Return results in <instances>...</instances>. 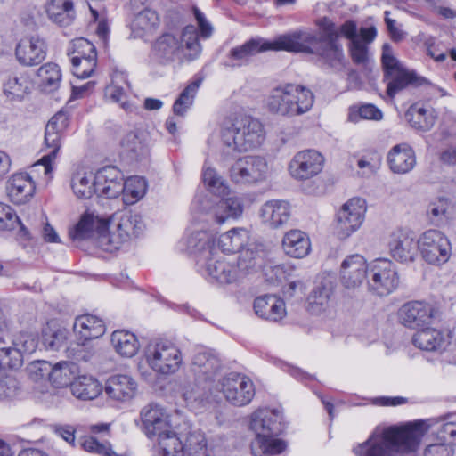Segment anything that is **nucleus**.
I'll use <instances>...</instances> for the list:
<instances>
[{"mask_svg":"<svg viewBox=\"0 0 456 456\" xmlns=\"http://www.w3.org/2000/svg\"><path fill=\"white\" fill-rule=\"evenodd\" d=\"M428 426L424 420L398 428L377 427L369 439L354 449L357 456H393L394 452H415Z\"/></svg>","mask_w":456,"mask_h":456,"instance_id":"obj_1","label":"nucleus"},{"mask_svg":"<svg viewBox=\"0 0 456 456\" xmlns=\"http://www.w3.org/2000/svg\"><path fill=\"white\" fill-rule=\"evenodd\" d=\"M220 139L229 152L248 151L264 143L265 130L258 118L247 115L231 116L221 125Z\"/></svg>","mask_w":456,"mask_h":456,"instance_id":"obj_2","label":"nucleus"},{"mask_svg":"<svg viewBox=\"0 0 456 456\" xmlns=\"http://www.w3.org/2000/svg\"><path fill=\"white\" fill-rule=\"evenodd\" d=\"M249 428L256 436L251 444L254 453L279 454L287 447L277 436L283 431L282 416L275 410L258 409L250 416Z\"/></svg>","mask_w":456,"mask_h":456,"instance_id":"obj_3","label":"nucleus"},{"mask_svg":"<svg viewBox=\"0 0 456 456\" xmlns=\"http://www.w3.org/2000/svg\"><path fill=\"white\" fill-rule=\"evenodd\" d=\"M321 31L314 33L315 55L322 65L333 73L346 72L348 79L357 76L353 69H347V61L345 57L342 45L338 42V32L335 24L327 18L318 21Z\"/></svg>","mask_w":456,"mask_h":456,"instance_id":"obj_4","label":"nucleus"},{"mask_svg":"<svg viewBox=\"0 0 456 456\" xmlns=\"http://www.w3.org/2000/svg\"><path fill=\"white\" fill-rule=\"evenodd\" d=\"M103 231L99 247L105 251L118 249L133 238L138 237L144 230V223L139 213L123 210L103 217Z\"/></svg>","mask_w":456,"mask_h":456,"instance_id":"obj_5","label":"nucleus"},{"mask_svg":"<svg viewBox=\"0 0 456 456\" xmlns=\"http://www.w3.org/2000/svg\"><path fill=\"white\" fill-rule=\"evenodd\" d=\"M314 102V95L310 89L291 83L273 88L266 99L270 112L288 118L308 112Z\"/></svg>","mask_w":456,"mask_h":456,"instance_id":"obj_6","label":"nucleus"},{"mask_svg":"<svg viewBox=\"0 0 456 456\" xmlns=\"http://www.w3.org/2000/svg\"><path fill=\"white\" fill-rule=\"evenodd\" d=\"M200 50L196 28L187 26L179 37L172 34L160 36L152 46V54L159 62L167 64L183 59L192 60Z\"/></svg>","mask_w":456,"mask_h":456,"instance_id":"obj_7","label":"nucleus"},{"mask_svg":"<svg viewBox=\"0 0 456 456\" xmlns=\"http://www.w3.org/2000/svg\"><path fill=\"white\" fill-rule=\"evenodd\" d=\"M140 417L142 430L149 438L159 437L162 452H167V445H179L178 435L174 430L169 414L158 404L151 403L141 410Z\"/></svg>","mask_w":456,"mask_h":456,"instance_id":"obj_8","label":"nucleus"},{"mask_svg":"<svg viewBox=\"0 0 456 456\" xmlns=\"http://www.w3.org/2000/svg\"><path fill=\"white\" fill-rule=\"evenodd\" d=\"M145 359L149 367L157 374L170 376L179 370L183 355L174 343L159 340L149 344L145 349Z\"/></svg>","mask_w":456,"mask_h":456,"instance_id":"obj_9","label":"nucleus"},{"mask_svg":"<svg viewBox=\"0 0 456 456\" xmlns=\"http://www.w3.org/2000/svg\"><path fill=\"white\" fill-rule=\"evenodd\" d=\"M74 332L78 339L67 348V354L77 361H88L89 354L85 352L86 343L102 337L105 331V324L102 319L92 314H83L76 318L73 325Z\"/></svg>","mask_w":456,"mask_h":456,"instance_id":"obj_10","label":"nucleus"},{"mask_svg":"<svg viewBox=\"0 0 456 456\" xmlns=\"http://www.w3.org/2000/svg\"><path fill=\"white\" fill-rule=\"evenodd\" d=\"M369 289L383 297L395 291L400 283L395 265L387 258H377L369 265L367 276Z\"/></svg>","mask_w":456,"mask_h":456,"instance_id":"obj_11","label":"nucleus"},{"mask_svg":"<svg viewBox=\"0 0 456 456\" xmlns=\"http://www.w3.org/2000/svg\"><path fill=\"white\" fill-rule=\"evenodd\" d=\"M417 248L422 259L429 265H444L452 255L449 239L436 229H428L422 232L417 240Z\"/></svg>","mask_w":456,"mask_h":456,"instance_id":"obj_12","label":"nucleus"},{"mask_svg":"<svg viewBox=\"0 0 456 456\" xmlns=\"http://www.w3.org/2000/svg\"><path fill=\"white\" fill-rule=\"evenodd\" d=\"M267 174V162L260 156L248 155L240 158L230 168V178L235 183H258L266 179Z\"/></svg>","mask_w":456,"mask_h":456,"instance_id":"obj_13","label":"nucleus"},{"mask_svg":"<svg viewBox=\"0 0 456 456\" xmlns=\"http://www.w3.org/2000/svg\"><path fill=\"white\" fill-rule=\"evenodd\" d=\"M69 125L68 116L65 112L56 113L47 123L45 132V144L46 153L37 165H42L45 175H48L53 171V162L57 157L61 148V138L63 131Z\"/></svg>","mask_w":456,"mask_h":456,"instance_id":"obj_14","label":"nucleus"},{"mask_svg":"<svg viewBox=\"0 0 456 456\" xmlns=\"http://www.w3.org/2000/svg\"><path fill=\"white\" fill-rule=\"evenodd\" d=\"M366 202L361 198L347 200L337 213L336 232L339 239L345 240L355 232L362 224Z\"/></svg>","mask_w":456,"mask_h":456,"instance_id":"obj_15","label":"nucleus"},{"mask_svg":"<svg viewBox=\"0 0 456 456\" xmlns=\"http://www.w3.org/2000/svg\"><path fill=\"white\" fill-rule=\"evenodd\" d=\"M197 265L201 275L209 282L226 285L239 281L235 272V265L226 261V259L217 254L209 256L201 263V259H197Z\"/></svg>","mask_w":456,"mask_h":456,"instance_id":"obj_16","label":"nucleus"},{"mask_svg":"<svg viewBox=\"0 0 456 456\" xmlns=\"http://www.w3.org/2000/svg\"><path fill=\"white\" fill-rule=\"evenodd\" d=\"M435 317L434 306L424 300H412L401 305L397 312L400 324L411 330L428 326Z\"/></svg>","mask_w":456,"mask_h":456,"instance_id":"obj_17","label":"nucleus"},{"mask_svg":"<svg viewBox=\"0 0 456 456\" xmlns=\"http://www.w3.org/2000/svg\"><path fill=\"white\" fill-rule=\"evenodd\" d=\"M313 42H314V33L296 30L291 33L280 35L273 41L264 40V50L305 53L315 55V48Z\"/></svg>","mask_w":456,"mask_h":456,"instance_id":"obj_18","label":"nucleus"},{"mask_svg":"<svg viewBox=\"0 0 456 456\" xmlns=\"http://www.w3.org/2000/svg\"><path fill=\"white\" fill-rule=\"evenodd\" d=\"M220 385L225 399L234 406L249 403L255 395L253 382L240 374H229L222 379Z\"/></svg>","mask_w":456,"mask_h":456,"instance_id":"obj_19","label":"nucleus"},{"mask_svg":"<svg viewBox=\"0 0 456 456\" xmlns=\"http://www.w3.org/2000/svg\"><path fill=\"white\" fill-rule=\"evenodd\" d=\"M325 159L315 150H305L297 152L290 160L289 170L297 180H307L317 175L322 170Z\"/></svg>","mask_w":456,"mask_h":456,"instance_id":"obj_20","label":"nucleus"},{"mask_svg":"<svg viewBox=\"0 0 456 456\" xmlns=\"http://www.w3.org/2000/svg\"><path fill=\"white\" fill-rule=\"evenodd\" d=\"M390 256L400 263H409L415 260L418 248L411 232L398 228L390 234L387 241Z\"/></svg>","mask_w":456,"mask_h":456,"instance_id":"obj_21","label":"nucleus"},{"mask_svg":"<svg viewBox=\"0 0 456 456\" xmlns=\"http://www.w3.org/2000/svg\"><path fill=\"white\" fill-rule=\"evenodd\" d=\"M47 45L38 35L21 38L15 47L18 62L26 67L40 64L46 57Z\"/></svg>","mask_w":456,"mask_h":456,"instance_id":"obj_22","label":"nucleus"},{"mask_svg":"<svg viewBox=\"0 0 456 456\" xmlns=\"http://www.w3.org/2000/svg\"><path fill=\"white\" fill-rule=\"evenodd\" d=\"M368 271L369 265L362 256H347L340 265V281L347 289H355L365 281Z\"/></svg>","mask_w":456,"mask_h":456,"instance_id":"obj_23","label":"nucleus"},{"mask_svg":"<svg viewBox=\"0 0 456 456\" xmlns=\"http://www.w3.org/2000/svg\"><path fill=\"white\" fill-rule=\"evenodd\" d=\"M96 194L117 198L124 190V175L116 167L107 166L95 173Z\"/></svg>","mask_w":456,"mask_h":456,"instance_id":"obj_24","label":"nucleus"},{"mask_svg":"<svg viewBox=\"0 0 456 456\" xmlns=\"http://www.w3.org/2000/svg\"><path fill=\"white\" fill-rule=\"evenodd\" d=\"M36 183L31 175L26 172L13 174L7 181V196L13 204L28 202L34 196Z\"/></svg>","mask_w":456,"mask_h":456,"instance_id":"obj_25","label":"nucleus"},{"mask_svg":"<svg viewBox=\"0 0 456 456\" xmlns=\"http://www.w3.org/2000/svg\"><path fill=\"white\" fill-rule=\"evenodd\" d=\"M412 343L420 350L442 354L450 345L451 338L440 330L426 326L412 336Z\"/></svg>","mask_w":456,"mask_h":456,"instance_id":"obj_26","label":"nucleus"},{"mask_svg":"<svg viewBox=\"0 0 456 456\" xmlns=\"http://www.w3.org/2000/svg\"><path fill=\"white\" fill-rule=\"evenodd\" d=\"M138 385L134 379L126 374L110 376L104 387V391L109 398L117 402H128L137 393Z\"/></svg>","mask_w":456,"mask_h":456,"instance_id":"obj_27","label":"nucleus"},{"mask_svg":"<svg viewBox=\"0 0 456 456\" xmlns=\"http://www.w3.org/2000/svg\"><path fill=\"white\" fill-rule=\"evenodd\" d=\"M290 215V206L286 200H268L262 205L260 209L262 222L273 229L280 228L287 224Z\"/></svg>","mask_w":456,"mask_h":456,"instance_id":"obj_28","label":"nucleus"},{"mask_svg":"<svg viewBox=\"0 0 456 456\" xmlns=\"http://www.w3.org/2000/svg\"><path fill=\"white\" fill-rule=\"evenodd\" d=\"M390 170L395 174H407L416 165L413 149L407 143L396 144L391 148L387 156Z\"/></svg>","mask_w":456,"mask_h":456,"instance_id":"obj_29","label":"nucleus"},{"mask_svg":"<svg viewBox=\"0 0 456 456\" xmlns=\"http://www.w3.org/2000/svg\"><path fill=\"white\" fill-rule=\"evenodd\" d=\"M103 217L94 214H85L78 223L69 231L72 240H84L94 239L99 245L101 233L103 231Z\"/></svg>","mask_w":456,"mask_h":456,"instance_id":"obj_30","label":"nucleus"},{"mask_svg":"<svg viewBox=\"0 0 456 456\" xmlns=\"http://www.w3.org/2000/svg\"><path fill=\"white\" fill-rule=\"evenodd\" d=\"M254 310L260 318L274 322L286 315L284 301L273 295L256 297L254 301Z\"/></svg>","mask_w":456,"mask_h":456,"instance_id":"obj_31","label":"nucleus"},{"mask_svg":"<svg viewBox=\"0 0 456 456\" xmlns=\"http://www.w3.org/2000/svg\"><path fill=\"white\" fill-rule=\"evenodd\" d=\"M259 245L251 242L247 247L239 251L238 261L235 265V272L239 281L247 275L256 271L260 266L262 252Z\"/></svg>","mask_w":456,"mask_h":456,"instance_id":"obj_32","label":"nucleus"},{"mask_svg":"<svg viewBox=\"0 0 456 456\" xmlns=\"http://www.w3.org/2000/svg\"><path fill=\"white\" fill-rule=\"evenodd\" d=\"M265 51L263 39H251L242 45L232 48L224 65L230 68L241 67L246 65L252 56Z\"/></svg>","mask_w":456,"mask_h":456,"instance_id":"obj_33","label":"nucleus"},{"mask_svg":"<svg viewBox=\"0 0 456 456\" xmlns=\"http://www.w3.org/2000/svg\"><path fill=\"white\" fill-rule=\"evenodd\" d=\"M284 252L294 258H303L311 250L309 237L300 230H290L285 233L282 240Z\"/></svg>","mask_w":456,"mask_h":456,"instance_id":"obj_34","label":"nucleus"},{"mask_svg":"<svg viewBox=\"0 0 456 456\" xmlns=\"http://www.w3.org/2000/svg\"><path fill=\"white\" fill-rule=\"evenodd\" d=\"M123 85L129 87L127 75L123 71L115 70L112 73L111 84L106 87V95L114 102L119 103L120 107L126 112L135 110V105L126 101V94Z\"/></svg>","mask_w":456,"mask_h":456,"instance_id":"obj_35","label":"nucleus"},{"mask_svg":"<svg viewBox=\"0 0 456 456\" xmlns=\"http://www.w3.org/2000/svg\"><path fill=\"white\" fill-rule=\"evenodd\" d=\"M45 11L49 20L61 27L69 26L76 16L72 0H48Z\"/></svg>","mask_w":456,"mask_h":456,"instance_id":"obj_36","label":"nucleus"},{"mask_svg":"<svg viewBox=\"0 0 456 456\" xmlns=\"http://www.w3.org/2000/svg\"><path fill=\"white\" fill-rule=\"evenodd\" d=\"M120 146L123 152L132 159H138L149 154L148 136L143 132L130 131L126 133L120 141Z\"/></svg>","mask_w":456,"mask_h":456,"instance_id":"obj_37","label":"nucleus"},{"mask_svg":"<svg viewBox=\"0 0 456 456\" xmlns=\"http://www.w3.org/2000/svg\"><path fill=\"white\" fill-rule=\"evenodd\" d=\"M250 234L247 229L233 228L218 237L217 246L224 253L240 251L250 244Z\"/></svg>","mask_w":456,"mask_h":456,"instance_id":"obj_38","label":"nucleus"},{"mask_svg":"<svg viewBox=\"0 0 456 456\" xmlns=\"http://www.w3.org/2000/svg\"><path fill=\"white\" fill-rule=\"evenodd\" d=\"M187 250L190 254L199 255L201 263L216 251L212 235L206 231L192 232L186 239Z\"/></svg>","mask_w":456,"mask_h":456,"instance_id":"obj_39","label":"nucleus"},{"mask_svg":"<svg viewBox=\"0 0 456 456\" xmlns=\"http://www.w3.org/2000/svg\"><path fill=\"white\" fill-rule=\"evenodd\" d=\"M71 188L78 199H90L96 194L95 174L86 168H78L71 177Z\"/></svg>","mask_w":456,"mask_h":456,"instance_id":"obj_40","label":"nucleus"},{"mask_svg":"<svg viewBox=\"0 0 456 456\" xmlns=\"http://www.w3.org/2000/svg\"><path fill=\"white\" fill-rule=\"evenodd\" d=\"M30 87L31 82L25 72L10 73L3 84L4 93L10 100H21Z\"/></svg>","mask_w":456,"mask_h":456,"instance_id":"obj_41","label":"nucleus"},{"mask_svg":"<svg viewBox=\"0 0 456 456\" xmlns=\"http://www.w3.org/2000/svg\"><path fill=\"white\" fill-rule=\"evenodd\" d=\"M333 291L332 283L330 281L316 285L307 298L309 311L315 314L325 312L330 305Z\"/></svg>","mask_w":456,"mask_h":456,"instance_id":"obj_42","label":"nucleus"},{"mask_svg":"<svg viewBox=\"0 0 456 456\" xmlns=\"http://www.w3.org/2000/svg\"><path fill=\"white\" fill-rule=\"evenodd\" d=\"M406 118L410 125L418 130H430L436 120V114L433 108L423 107L418 104L410 107L406 112Z\"/></svg>","mask_w":456,"mask_h":456,"instance_id":"obj_43","label":"nucleus"},{"mask_svg":"<svg viewBox=\"0 0 456 456\" xmlns=\"http://www.w3.org/2000/svg\"><path fill=\"white\" fill-rule=\"evenodd\" d=\"M218 224L224 223L229 218H237L243 212V204L240 198L231 197L219 200L210 209Z\"/></svg>","mask_w":456,"mask_h":456,"instance_id":"obj_44","label":"nucleus"},{"mask_svg":"<svg viewBox=\"0 0 456 456\" xmlns=\"http://www.w3.org/2000/svg\"><path fill=\"white\" fill-rule=\"evenodd\" d=\"M68 329L54 322H47L42 331V342L46 350L58 351L67 342L69 337Z\"/></svg>","mask_w":456,"mask_h":456,"instance_id":"obj_45","label":"nucleus"},{"mask_svg":"<svg viewBox=\"0 0 456 456\" xmlns=\"http://www.w3.org/2000/svg\"><path fill=\"white\" fill-rule=\"evenodd\" d=\"M70 390L80 400H93L102 393V387L94 378L80 376L73 380Z\"/></svg>","mask_w":456,"mask_h":456,"instance_id":"obj_46","label":"nucleus"},{"mask_svg":"<svg viewBox=\"0 0 456 456\" xmlns=\"http://www.w3.org/2000/svg\"><path fill=\"white\" fill-rule=\"evenodd\" d=\"M111 343L116 352L125 357L134 356L140 346L136 336L125 330H115L111 335Z\"/></svg>","mask_w":456,"mask_h":456,"instance_id":"obj_47","label":"nucleus"},{"mask_svg":"<svg viewBox=\"0 0 456 456\" xmlns=\"http://www.w3.org/2000/svg\"><path fill=\"white\" fill-rule=\"evenodd\" d=\"M156 444L154 445L155 452L157 456H206V449L209 446L211 449L216 445L211 443H208L205 439L198 442V449L193 452H191V448L185 449L181 439L178 437L179 445H167L166 451L162 452L159 445V437L155 438Z\"/></svg>","mask_w":456,"mask_h":456,"instance_id":"obj_48","label":"nucleus"},{"mask_svg":"<svg viewBox=\"0 0 456 456\" xmlns=\"http://www.w3.org/2000/svg\"><path fill=\"white\" fill-rule=\"evenodd\" d=\"M78 372V367L71 362H60L52 365V370L49 380L57 387H62L68 385L71 386L72 380Z\"/></svg>","mask_w":456,"mask_h":456,"instance_id":"obj_49","label":"nucleus"},{"mask_svg":"<svg viewBox=\"0 0 456 456\" xmlns=\"http://www.w3.org/2000/svg\"><path fill=\"white\" fill-rule=\"evenodd\" d=\"M194 370L210 379L220 369L219 358L210 351H202L195 354L193 358Z\"/></svg>","mask_w":456,"mask_h":456,"instance_id":"obj_50","label":"nucleus"},{"mask_svg":"<svg viewBox=\"0 0 456 456\" xmlns=\"http://www.w3.org/2000/svg\"><path fill=\"white\" fill-rule=\"evenodd\" d=\"M37 76L40 78V87L46 93L55 91L61 80V69L57 64L53 62L41 66L37 70Z\"/></svg>","mask_w":456,"mask_h":456,"instance_id":"obj_51","label":"nucleus"},{"mask_svg":"<svg viewBox=\"0 0 456 456\" xmlns=\"http://www.w3.org/2000/svg\"><path fill=\"white\" fill-rule=\"evenodd\" d=\"M385 80L387 81V93L391 98L407 86L416 84L415 74L403 69L394 74L385 75Z\"/></svg>","mask_w":456,"mask_h":456,"instance_id":"obj_52","label":"nucleus"},{"mask_svg":"<svg viewBox=\"0 0 456 456\" xmlns=\"http://www.w3.org/2000/svg\"><path fill=\"white\" fill-rule=\"evenodd\" d=\"M147 190V183L144 178L140 176H131L124 180V190H122L124 201L127 205H132L142 199Z\"/></svg>","mask_w":456,"mask_h":456,"instance_id":"obj_53","label":"nucleus"},{"mask_svg":"<svg viewBox=\"0 0 456 456\" xmlns=\"http://www.w3.org/2000/svg\"><path fill=\"white\" fill-rule=\"evenodd\" d=\"M340 33L348 38L350 43L358 39L371 43L377 36V29L375 27L362 28L359 34H357L356 23L353 20H347L340 27Z\"/></svg>","mask_w":456,"mask_h":456,"instance_id":"obj_54","label":"nucleus"},{"mask_svg":"<svg viewBox=\"0 0 456 456\" xmlns=\"http://www.w3.org/2000/svg\"><path fill=\"white\" fill-rule=\"evenodd\" d=\"M200 83V79L190 83L180 94L173 105V111L175 115L183 116L187 110L192 105L193 99Z\"/></svg>","mask_w":456,"mask_h":456,"instance_id":"obj_55","label":"nucleus"},{"mask_svg":"<svg viewBox=\"0 0 456 456\" xmlns=\"http://www.w3.org/2000/svg\"><path fill=\"white\" fill-rule=\"evenodd\" d=\"M382 118V111L370 103L349 108L348 120L353 123H358L362 119L379 121Z\"/></svg>","mask_w":456,"mask_h":456,"instance_id":"obj_56","label":"nucleus"},{"mask_svg":"<svg viewBox=\"0 0 456 456\" xmlns=\"http://www.w3.org/2000/svg\"><path fill=\"white\" fill-rule=\"evenodd\" d=\"M79 445L86 452L100 456H125L116 453L110 443H100L95 437L90 436L80 437Z\"/></svg>","mask_w":456,"mask_h":456,"instance_id":"obj_57","label":"nucleus"},{"mask_svg":"<svg viewBox=\"0 0 456 456\" xmlns=\"http://www.w3.org/2000/svg\"><path fill=\"white\" fill-rule=\"evenodd\" d=\"M23 364L20 349L14 346L0 348V370H19Z\"/></svg>","mask_w":456,"mask_h":456,"instance_id":"obj_58","label":"nucleus"},{"mask_svg":"<svg viewBox=\"0 0 456 456\" xmlns=\"http://www.w3.org/2000/svg\"><path fill=\"white\" fill-rule=\"evenodd\" d=\"M72 72L79 78H87L94 73L97 65V54L81 59V57H71Z\"/></svg>","mask_w":456,"mask_h":456,"instance_id":"obj_59","label":"nucleus"},{"mask_svg":"<svg viewBox=\"0 0 456 456\" xmlns=\"http://www.w3.org/2000/svg\"><path fill=\"white\" fill-rule=\"evenodd\" d=\"M202 179L212 193L220 196L226 194L228 187L214 168L205 167L202 173Z\"/></svg>","mask_w":456,"mask_h":456,"instance_id":"obj_60","label":"nucleus"},{"mask_svg":"<svg viewBox=\"0 0 456 456\" xmlns=\"http://www.w3.org/2000/svg\"><path fill=\"white\" fill-rule=\"evenodd\" d=\"M159 22V20L156 12L151 9H144L135 16L132 22V27L134 29L147 32L157 28Z\"/></svg>","mask_w":456,"mask_h":456,"instance_id":"obj_61","label":"nucleus"},{"mask_svg":"<svg viewBox=\"0 0 456 456\" xmlns=\"http://www.w3.org/2000/svg\"><path fill=\"white\" fill-rule=\"evenodd\" d=\"M362 39H358L350 43L349 52L352 61L356 65H362L365 68H369L370 65V60L368 53V45Z\"/></svg>","mask_w":456,"mask_h":456,"instance_id":"obj_62","label":"nucleus"},{"mask_svg":"<svg viewBox=\"0 0 456 456\" xmlns=\"http://www.w3.org/2000/svg\"><path fill=\"white\" fill-rule=\"evenodd\" d=\"M449 208L447 200L439 198L430 202L427 210V215L430 222L434 224H439L444 218Z\"/></svg>","mask_w":456,"mask_h":456,"instance_id":"obj_63","label":"nucleus"},{"mask_svg":"<svg viewBox=\"0 0 456 456\" xmlns=\"http://www.w3.org/2000/svg\"><path fill=\"white\" fill-rule=\"evenodd\" d=\"M452 441H441L428 445L424 456H452Z\"/></svg>","mask_w":456,"mask_h":456,"instance_id":"obj_64","label":"nucleus"}]
</instances>
